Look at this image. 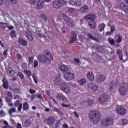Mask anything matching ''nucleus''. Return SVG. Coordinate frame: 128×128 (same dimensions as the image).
Returning <instances> with one entry per match:
<instances>
[{
	"label": "nucleus",
	"instance_id": "obj_57",
	"mask_svg": "<svg viewBox=\"0 0 128 128\" xmlns=\"http://www.w3.org/2000/svg\"><path fill=\"white\" fill-rule=\"evenodd\" d=\"M16 57L17 60H20L22 58V56L20 54H17Z\"/></svg>",
	"mask_w": 128,
	"mask_h": 128
},
{
	"label": "nucleus",
	"instance_id": "obj_29",
	"mask_svg": "<svg viewBox=\"0 0 128 128\" xmlns=\"http://www.w3.org/2000/svg\"><path fill=\"white\" fill-rule=\"evenodd\" d=\"M86 81L84 78H81L78 80V83L81 86H84V84H86Z\"/></svg>",
	"mask_w": 128,
	"mask_h": 128
},
{
	"label": "nucleus",
	"instance_id": "obj_16",
	"mask_svg": "<svg viewBox=\"0 0 128 128\" xmlns=\"http://www.w3.org/2000/svg\"><path fill=\"white\" fill-rule=\"evenodd\" d=\"M89 10V7L87 4H84L80 8V12L82 13L86 12Z\"/></svg>",
	"mask_w": 128,
	"mask_h": 128
},
{
	"label": "nucleus",
	"instance_id": "obj_53",
	"mask_svg": "<svg viewBox=\"0 0 128 128\" xmlns=\"http://www.w3.org/2000/svg\"><path fill=\"white\" fill-rule=\"evenodd\" d=\"M122 124L123 126H125L128 124V120L127 119H122Z\"/></svg>",
	"mask_w": 128,
	"mask_h": 128
},
{
	"label": "nucleus",
	"instance_id": "obj_48",
	"mask_svg": "<svg viewBox=\"0 0 128 128\" xmlns=\"http://www.w3.org/2000/svg\"><path fill=\"white\" fill-rule=\"evenodd\" d=\"M32 78L34 80V82L36 84H38V78H36L35 74H32Z\"/></svg>",
	"mask_w": 128,
	"mask_h": 128
},
{
	"label": "nucleus",
	"instance_id": "obj_8",
	"mask_svg": "<svg viewBox=\"0 0 128 128\" xmlns=\"http://www.w3.org/2000/svg\"><path fill=\"white\" fill-rule=\"evenodd\" d=\"M62 90L66 94H69L70 92V88L67 86L66 82H62L60 85Z\"/></svg>",
	"mask_w": 128,
	"mask_h": 128
},
{
	"label": "nucleus",
	"instance_id": "obj_19",
	"mask_svg": "<svg viewBox=\"0 0 128 128\" xmlns=\"http://www.w3.org/2000/svg\"><path fill=\"white\" fill-rule=\"evenodd\" d=\"M106 24L104 23H101L98 25V30L99 32H102L104 30Z\"/></svg>",
	"mask_w": 128,
	"mask_h": 128
},
{
	"label": "nucleus",
	"instance_id": "obj_18",
	"mask_svg": "<svg viewBox=\"0 0 128 128\" xmlns=\"http://www.w3.org/2000/svg\"><path fill=\"white\" fill-rule=\"evenodd\" d=\"M26 36L28 40H29L30 41H32L34 39L33 36L32 32H30V31H28L27 32H26Z\"/></svg>",
	"mask_w": 128,
	"mask_h": 128
},
{
	"label": "nucleus",
	"instance_id": "obj_63",
	"mask_svg": "<svg viewBox=\"0 0 128 128\" xmlns=\"http://www.w3.org/2000/svg\"><path fill=\"white\" fill-rule=\"evenodd\" d=\"M94 84V83H90L88 84V88L90 89H92Z\"/></svg>",
	"mask_w": 128,
	"mask_h": 128
},
{
	"label": "nucleus",
	"instance_id": "obj_58",
	"mask_svg": "<svg viewBox=\"0 0 128 128\" xmlns=\"http://www.w3.org/2000/svg\"><path fill=\"white\" fill-rule=\"evenodd\" d=\"M82 5V2L80 0H76V6H80Z\"/></svg>",
	"mask_w": 128,
	"mask_h": 128
},
{
	"label": "nucleus",
	"instance_id": "obj_10",
	"mask_svg": "<svg viewBox=\"0 0 128 128\" xmlns=\"http://www.w3.org/2000/svg\"><path fill=\"white\" fill-rule=\"evenodd\" d=\"M127 110L122 106H118L117 108V112L119 115L124 116Z\"/></svg>",
	"mask_w": 128,
	"mask_h": 128
},
{
	"label": "nucleus",
	"instance_id": "obj_31",
	"mask_svg": "<svg viewBox=\"0 0 128 128\" xmlns=\"http://www.w3.org/2000/svg\"><path fill=\"white\" fill-rule=\"evenodd\" d=\"M76 40V35L72 36L70 37V44H73L74 43Z\"/></svg>",
	"mask_w": 128,
	"mask_h": 128
},
{
	"label": "nucleus",
	"instance_id": "obj_61",
	"mask_svg": "<svg viewBox=\"0 0 128 128\" xmlns=\"http://www.w3.org/2000/svg\"><path fill=\"white\" fill-rule=\"evenodd\" d=\"M74 10H75V9L74 8H70L68 9V12H70V13L74 12Z\"/></svg>",
	"mask_w": 128,
	"mask_h": 128
},
{
	"label": "nucleus",
	"instance_id": "obj_44",
	"mask_svg": "<svg viewBox=\"0 0 128 128\" xmlns=\"http://www.w3.org/2000/svg\"><path fill=\"white\" fill-rule=\"evenodd\" d=\"M34 60V57L33 56H30L28 58V60L29 62V64H32Z\"/></svg>",
	"mask_w": 128,
	"mask_h": 128
},
{
	"label": "nucleus",
	"instance_id": "obj_5",
	"mask_svg": "<svg viewBox=\"0 0 128 128\" xmlns=\"http://www.w3.org/2000/svg\"><path fill=\"white\" fill-rule=\"evenodd\" d=\"M66 4V2L64 0H56L53 2L52 6L54 8H60Z\"/></svg>",
	"mask_w": 128,
	"mask_h": 128
},
{
	"label": "nucleus",
	"instance_id": "obj_24",
	"mask_svg": "<svg viewBox=\"0 0 128 128\" xmlns=\"http://www.w3.org/2000/svg\"><path fill=\"white\" fill-rule=\"evenodd\" d=\"M5 100H6V102L8 103V106L10 107H12L14 104L12 102L11 99L8 96L5 97Z\"/></svg>",
	"mask_w": 128,
	"mask_h": 128
},
{
	"label": "nucleus",
	"instance_id": "obj_56",
	"mask_svg": "<svg viewBox=\"0 0 128 128\" xmlns=\"http://www.w3.org/2000/svg\"><path fill=\"white\" fill-rule=\"evenodd\" d=\"M8 1L12 4H16L18 2V0H8Z\"/></svg>",
	"mask_w": 128,
	"mask_h": 128
},
{
	"label": "nucleus",
	"instance_id": "obj_38",
	"mask_svg": "<svg viewBox=\"0 0 128 128\" xmlns=\"http://www.w3.org/2000/svg\"><path fill=\"white\" fill-rule=\"evenodd\" d=\"M31 124V121L29 120H26L25 122H24V125L26 126H28Z\"/></svg>",
	"mask_w": 128,
	"mask_h": 128
},
{
	"label": "nucleus",
	"instance_id": "obj_35",
	"mask_svg": "<svg viewBox=\"0 0 128 128\" xmlns=\"http://www.w3.org/2000/svg\"><path fill=\"white\" fill-rule=\"evenodd\" d=\"M108 42L112 46H114L115 44V41L114 39H112L110 38H109L108 39Z\"/></svg>",
	"mask_w": 128,
	"mask_h": 128
},
{
	"label": "nucleus",
	"instance_id": "obj_21",
	"mask_svg": "<svg viewBox=\"0 0 128 128\" xmlns=\"http://www.w3.org/2000/svg\"><path fill=\"white\" fill-rule=\"evenodd\" d=\"M88 26L91 28H96V22L95 20H91L88 23Z\"/></svg>",
	"mask_w": 128,
	"mask_h": 128
},
{
	"label": "nucleus",
	"instance_id": "obj_9",
	"mask_svg": "<svg viewBox=\"0 0 128 128\" xmlns=\"http://www.w3.org/2000/svg\"><path fill=\"white\" fill-rule=\"evenodd\" d=\"M64 78L66 80L70 81L74 78V74L71 72H66L64 74Z\"/></svg>",
	"mask_w": 128,
	"mask_h": 128
},
{
	"label": "nucleus",
	"instance_id": "obj_46",
	"mask_svg": "<svg viewBox=\"0 0 128 128\" xmlns=\"http://www.w3.org/2000/svg\"><path fill=\"white\" fill-rule=\"evenodd\" d=\"M9 74H10L11 76H14L16 74V72L13 70L11 68H9Z\"/></svg>",
	"mask_w": 128,
	"mask_h": 128
},
{
	"label": "nucleus",
	"instance_id": "obj_14",
	"mask_svg": "<svg viewBox=\"0 0 128 128\" xmlns=\"http://www.w3.org/2000/svg\"><path fill=\"white\" fill-rule=\"evenodd\" d=\"M18 44L22 46H26L28 44V42L22 38H18Z\"/></svg>",
	"mask_w": 128,
	"mask_h": 128
},
{
	"label": "nucleus",
	"instance_id": "obj_55",
	"mask_svg": "<svg viewBox=\"0 0 128 128\" xmlns=\"http://www.w3.org/2000/svg\"><path fill=\"white\" fill-rule=\"evenodd\" d=\"M71 105L70 104H66L64 103H62V106L63 107V108H70V107Z\"/></svg>",
	"mask_w": 128,
	"mask_h": 128
},
{
	"label": "nucleus",
	"instance_id": "obj_26",
	"mask_svg": "<svg viewBox=\"0 0 128 128\" xmlns=\"http://www.w3.org/2000/svg\"><path fill=\"white\" fill-rule=\"evenodd\" d=\"M2 82H3L2 86L3 88L5 89H8V82L5 78H3L2 80Z\"/></svg>",
	"mask_w": 128,
	"mask_h": 128
},
{
	"label": "nucleus",
	"instance_id": "obj_45",
	"mask_svg": "<svg viewBox=\"0 0 128 128\" xmlns=\"http://www.w3.org/2000/svg\"><path fill=\"white\" fill-rule=\"evenodd\" d=\"M40 18L42 19L44 21H46L48 20L47 16L46 14H42L40 15Z\"/></svg>",
	"mask_w": 128,
	"mask_h": 128
},
{
	"label": "nucleus",
	"instance_id": "obj_60",
	"mask_svg": "<svg viewBox=\"0 0 128 128\" xmlns=\"http://www.w3.org/2000/svg\"><path fill=\"white\" fill-rule=\"evenodd\" d=\"M38 66V62L36 60H35L34 61V67L36 68Z\"/></svg>",
	"mask_w": 128,
	"mask_h": 128
},
{
	"label": "nucleus",
	"instance_id": "obj_32",
	"mask_svg": "<svg viewBox=\"0 0 128 128\" xmlns=\"http://www.w3.org/2000/svg\"><path fill=\"white\" fill-rule=\"evenodd\" d=\"M86 104L90 106H92L94 104V100H87L86 101Z\"/></svg>",
	"mask_w": 128,
	"mask_h": 128
},
{
	"label": "nucleus",
	"instance_id": "obj_28",
	"mask_svg": "<svg viewBox=\"0 0 128 128\" xmlns=\"http://www.w3.org/2000/svg\"><path fill=\"white\" fill-rule=\"evenodd\" d=\"M60 74H58L56 75L54 82L56 84H59L60 83Z\"/></svg>",
	"mask_w": 128,
	"mask_h": 128
},
{
	"label": "nucleus",
	"instance_id": "obj_11",
	"mask_svg": "<svg viewBox=\"0 0 128 128\" xmlns=\"http://www.w3.org/2000/svg\"><path fill=\"white\" fill-rule=\"evenodd\" d=\"M56 98L58 100L64 102H68V98L62 93H58L56 96Z\"/></svg>",
	"mask_w": 128,
	"mask_h": 128
},
{
	"label": "nucleus",
	"instance_id": "obj_52",
	"mask_svg": "<svg viewBox=\"0 0 128 128\" xmlns=\"http://www.w3.org/2000/svg\"><path fill=\"white\" fill-rule=\"evenodd\" d=\"M106 6L108 7L109 9H111L112 7V5L110 2H107L106 3Z\"/></svg>",
	"mask_w": 128,
	"mask_h": 128
},
{
	"label": "nucleus",
	"instance_id": "obj_12",
	"mask_svg": "<svg viewBox=\"0 0 128 128\" xmlns=\"http://www.w3.org/2000/svg\"><path fill=\"white\" fill-rule=\"evenodd\" d=\"M120 6L122 10L125 13L128 14V6L124 2H122L120 4Z\"/></svg>",
	"mask_w": 128,
	"mask_h": 128
},
{
	"label": "nucleus",
	"instance_id": "obj_47",
	"mask_svg": "<svg viewBox=\"0 0 128 128\" xmlns=\"http://www.w3.org/2000/svg\"><path fill=\"white\" fill-rule=\"evenodd\" d=\"M21 104L20 101L19 100H17L14 102V106L16 108L18 107L19 105Z\"/></svg>",
	"mask_w": 128,
	"mask_h": 128
},
{
	"label": "nucleus",
	"instance_id": "obj_25",
	"mask_svg": "<svg viewBox=\"0 0 128 128\" xmlns=\"http://www.w3.org/2000/svg\"><path fill=\"white\" fill-rule=\"evenodd\" d=\"M88 37L89 38L90 40H93L94 41H96L98 42H100V40L98 38H96L94 36H92V34L90 33L89 34H88Z\"/></svg>",
	"mask_w": 128,
	"mask_h": 128
},
{
	"label": "nucleus",
	"instance_id": "obj_7",
	"mask_svg": "<svg viewBox=\"0 0 128 128\" xmlns=\"http://www.w3.org/2000/svg\"><path fill=\"white\" fill-rule=\"evenodd\" d=\"M46 122L47 125L49 126H52L54 125V122H56V118L52 117V116H50L48 118L46 119Z\"/></svg>",
	"mask_w": 128,
	"mask_h": 128
},
{
	"label": "nucleus",
	"instance_id": "obj_17",
	"mask_svg": "<svg viewBox=\"0 0 128 128\" xmlns=\"http://www.w3.org/2000/svg\"><path fill=\"white\" fill-rule=\"evenodd\" d=\"M44 5V0H39L36 6L38 9H42Z\"/></svg>",
	"mask_w": 128,
	"mask_h": 128
},
{
	"label": "nucleus",
	"instance_id": "obj_41",
	"mask_svg": "<svg viewBox=\"0 0 128 128\" xmlns=\"http://www.w3.org/2000/svg\"><path fill=\"white\" fill-rule=\"evenodd\" d=\"M61 120H57L55 123V128H58L60 126Z\"/></svg>",
	"mask_w": 128,
	"mask_h": 128
},
{
	"label": "nucleus",
	"instance_id": "obj_15",
	"mask_svg": "<svg viewBox=\"0 0 128 128\" xmlns=\"http://www.w3.org/2000/svg\"><path fill=\"white\" fill-rule=\"evenodd\" d=\"M84 19L86 20H94L96 19V16L93 14H90L87 15L84 17Z\"/></svg>",
	"mask_w": 128,
	"mask_h": 128
},
{
	"label": "nucleus",
	"instance_id": "obj_39",
	"mask_svg": "<svg viewBox=\"0 0 128 128\" xmlns=\"http://www.w3.org/2000/svg\"><path fill=\"white\" fill-rule=\"evenodd\" d=\"M17 76L20 78V80H24V78H25L22 72H18Z\"/></svg>",
	"mask_w": 128,
	"mask_h": 128
},
{
	"label": "nucleus",
	"instance_id": "obj_49",
	"mask_svg": "<svg viewBox=\"0 0 128 128\" xmlns=\"http://www.w3.org/2000/svg\"><path fill=\"white\" fill-rule=\"evenodd\" d=\"M98 89V86L96 84H94L92 88V90L93 92H96Z\"/></svg>",
	"mask_w": 128,
	"mask_h": 128
},
{
	"label": "nucleus",
	"instance_id": "obj_4",
	"mask_svg": "<svg viewBox=\"0 0 128 128\" xmlns=\"http://www.w3.org/2000/svg\"><path fill=\"white\" fill-rule=\"evenodd\" d=\"M101 123L103 126L108 127L114 124V120L112 117H106V119L105 120H102Z\"/></svg>",
	"mask_w": 128,
	"mask_h": 128
},
{
	"label": "nucleus",
	"instance_id": "obj_42",
	"mask_svg": "<svg viewBox=\"0 0 128 128\" xmlns=\"http://www.w3.org/2000/svg\"><path fill=\"white\" fill-rule=\"evenodd\" d=\"M53 110L55 112H58V114H62V112L60 110L59 108H53Z\"/></svg>",
	"mask_w": 128,
	"mask_h": 128
},
{
	"label": "nucleus",
	"instance_id": "obj_1",
	"mask_svg": "<svg viewBox=\"0 0 128 128\" xmlns=\"http://www.w3.org/2000/svg\"><path fill=\"white\" fill-rule=\"evenodd\" d=\"M88 117L90 122L94 124H98L102 118L100 112L97 110H90Z\"/></svg>",
	"mask_w": 128,
	"mask_h": 128
},
{
	"label": "nucleus",
	"instance_id": "obj_34",
	"mask_svg": "<svg viewBox=\"0 0 128 128\" xmlns=\"http://www.w3.org/2000/svg\"><path fill=\"white\" fill-rule=\"evenodd\" d=\"M16 112V109L14 108H10L9 110V114L12 115L13 113Z\"/></svg>",
	"mask_w": 128,
	"mask_h": 128
},
{
	"label": "nucleus",
	"instance_id": "obj_3",
	"mask_svg": "<svg viewBox=\"0 0 128 128\" xmlns=\"http://www.w3.org/2000/svg\"><path fill=\"white\" fill-rule=\"evenodd\" d=\"M118 90V93L120 96H124L126 95L128 93V88L126 87V83L125 82H122L120 84Z\"/></svg>",
	"mask_w": 128,
	"mask_h": 128
},
{
	"label": "nucleus",
	"instance_id": "obj_33",
	"mask_svg": "<svg viewBox=\"0 0 128 128\" xmlns=\"http://www.w3.org/2000/svg\"><path fill=\"white\" fill-rule=\"evenodd\" d=\"M8 26V24L7 23L0 22V28H7Z\"/></svg>",
	"mask_w": 128,
	"mask_h": 128
},
{
	"label": "nucleus",
	"instance_id": "obj_40",
	"mask_svg": "<svg viewBox=\"0 0 128 128\" xmlns=\"http://www.w3.org/2000/svg\"><path fill=\"white\" fill-rule=\"evenodd\" d=\"M24 72L28 76H32V72L30 70H24Z\"/></svg>",
	"mask_w": 128,
	"mask_h": 128
},
{
	"label": "nucleus",
	"instance_id": "obj_22",
	"mask_svg": "<svg viewBox=\"0 0 128 128\" xmlns=\"http://www.w3.org/2000/svg\"><path fill=\"white\" fill-rule=\"evenodd\" d=\"M30 108V105L28 102H24L22 104V110L24 111H26Z\"/></svg>",
	"mask_w": 128,
	"mask_h": 128
},
{
	"label": "nucleus",
	"instance_id": "obj_64",
	"mask_svg": "<svg viewBox=\"0 0 128 128\" xmlns=\"http://www.w3.org/2000/svg\"><path fill=\"white\" fill-rule=\"evenodd\" d=\"M74 60L76 64H80V60L78 58H74Z\"/></svg>",
	"mask_w": 128,
	"mask_h": 128
},
{
	"label": "nucleus",
	"instance_id": "obj_59",
	"mask_svg": "<svg viewBox=\"0 0 128 128\" xmlns=\"http://www.w3.org/2000/svg\"><path fill=\"white\" fill-rule=\"evenodd\" d=\"M68 4L72 6H76V2L71 0L68 2Z\"/></svg>",
	"mask_w": 128,
	"mask_h": 128
},
{
	"label": "nucleus",
	"instance_id": "obj_13",
	"mask_svg": "<svg viewBox=\"0 0 128 128\" xmlns=\"http://www.w3.org/2000/svg\"><path fill=\"white\" fill-rule=\"evenodd\" d=\"M106 80V76L103 74H100V76H98L96 80L98 83H102L104 82Z\"/></svg>",
	"mask_w": 128,
	"mask_h": 128
},
{
	"label": "nucleus",
	"instance_id": "obj_2",
	"mask_svg": "<svg viewBox=\"0 0 128 128\" xmlns=\"http://www.w3.org/2000/svg\"><path fill=\"white\" fill-rule=\"evenodd\" d=\"M38 60L42 64H46L48 61L54 60V56L50 51H47L44 54H40L38 56Z\"/></svg>",
	"mask_w": 128,
	"mask_h": 128
},
{
	"label": "nucleus",
	"instance_id": "obj_23",
	"mask_svg": "<svg viewBox=\"0 0 128 128\" xmlns=\"http://www.w3.org/2000/svg\"><path fill=\"white\" fill-rule=\"evenodd\" d=\"M62 17L64 18V20L68 24H70L71 22V20L70 18L66 15V14H63Z\"/></svg>",
	"mask_w": 128,
	"mask_h": 128
},
{
	"label": "nucleus",
	"instance_id": "obj_30",
	"mask_svg": "<svg viewBox=\"0 0 128 128\" xmlns=\"http://www.w3.org/2000/svg\"><path fill=\"white\" fill-rule=\"evenodd\" d=\"M60 69L62 72H66L68 70V68L67 66H65V65H62L61 66H60Z\"/></svg>",
	"mask_w": 128,
	"mask_h": 128
},
{
	"label": "nucleus",
	"instance_id": "obj_37",
	"mask_svg": "<svg viewBox=\"0 0 128 128\" xmlns=\"http://www.w3.org/2000/svg\"><path fill=\"white\" fill-rule=\"evenodd\" d=\"M110 84H111V86L109 88H108V91L110 92H112V90L114 86H116V84L114 83V82H111L110 83Z\"/></svg>",
	"mask_w": 128,
	"mask_h": 128
},
{
	"label": "nucleus",
	"instance_id": "obj_50",
	"mask_svg": "<svg viewBox=\"0 0 128 128\" xmlns=\"http://www.w3.org/2000/svg\"><path fill=\"white\" fill-rule=\"evenodd\" d=\"M22 106L23 104L22 102H20L19 105L18 106V110L19 112H20L22 111Z\"/></svg>",
	"mask_w": 128,
	"mask_h": 128
},
{
	"label": "nucleus",
	"instance_id": "obj_6",
	"mask_svg": "<svg viewBox=\"0 0 128 128\" xmlns=\"http://www.w3.org/2000/svg\"><path fill=\"white\" fill-rule=\"evenodd\" d=\"M109 100V96L107 94H102L99 98H98V102L100 104H105L106 101Z\"/></svg>",
	"mask_w": 128,
	"mask_h": 128
},
{
	"label": "nucleus",
	"instance_id": "obj_43",
	"mask_svg": "<svg viewBox=\"0 0 128 128\" xmlns=\"http://www.w3.org/2000/svg\"><path fill=\"white\" fill-rule=\"evenodd\" d=\"M116 30V27L115 25L114 24H112V26H110V31L111 32L114 34V31Z\"/></svg>",
	"mask_w": 128,
	"mask_h": 128
},
{
	"label": "nucleus",
	"instance_id": "obj_36",
	"mask_svg": "<svg viewBox=\"0 0 128 128\" xmlns=\"http://www.w3.org/2000/svg\"><path fill=\"white\" fill-rule=\"evenodd\" d=\"M122 37H121L120 36H118L117 39L115 40V42L117 44H120V42H122Z\"/></svg>",
	"mask_w": 128,
	"mask_h": 128
},
{
	"label": "nucleus",
	"instance_id": "obj_62",
	"mask_svg": "<svg viewBox=\"0 0 128 128\" xmlns=\"http://www.w3.org/2000/svg\"><path fill=\"white\" fill-rule=\"evenodd\" d=\"M11 36L12 37H16V31H14V30H13L12 31H11Z\"/></svg>",
	"mask_w": 128,
	"mask_h": 128
},
{
	"label": "nucleus",
	"instance_id": "obj_51",
	"mask_svg": "<svg viewBox=\"0 0 128 128\" xmlns=\"http://www.w3.org/2000/svg\"><path fill=\"white\" fill-rule=\"evenodd\" d=\"M14 92L16 94H21V90L18 88H14L13 90Z\"/></svg>",
	"mask_w": 128,
	"mask_h": 128
},
{
	"label": "nucleus",
	"instance_id": "obj_27",
	"mask_svg": "<svg viewBox=\"0 0 128 128\" xmlns=\"http://www.w3.org/2000/svg\"><path fill=\"white\" fill-rule=\"evenodd\" d=\"M116 54L119 56V59L120 60H123V54H122V50H118L116 52Z\"/></svg>",
	"mask_w": 128,
	"mask_h": 128
},
{
	"label": "nucleus",
	"instance_id": "obj_20",
	"mask_svg": "<svg viewBox=\"0 0 128 128\" xmlns=\"http://www.w3.org/2000/svg\"><path fill=\"white\" fill-rule=\"evenodd\" d=\"M87 78H88V80H89L90 81V82L94 81V74L91 72H88L87 74Z\"/></svg>",
	"mask_w": 128,
	"mask_h": 128
},
{
	"label": "nucleus",
	"instance_id": "obj_54",
	"mask_svg": "<svg viewBox=\"0 0 128 128\" xmlns=\"http://www.w3.org/2000/svg\"><path fill=\"white\" fill-rule=\"evenodd\" d=\"M36 91L35 90H34V89H32V88L30 89V93L31 94H36Z\"/></svg>",
	"mask_w": 128,
	"mask_h": 128
}]
</instances>
